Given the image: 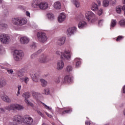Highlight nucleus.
Returning a JSON list of instances; mask_svg holds the SVG:
<instances>
[{"label":"nucleus","instance_id":"1","mask_svg":"<svg viewBox=\"0 0 125 125\" xmlns=\"http://www.w3.org/2000/svg\"><path fill=\"white\" fill-rule=\"evenodd\" d=\"M13 57L15 61L17 62L21 61L23 59V57H24V52L22 50H15Z\"/></svg>","mask_w":125,"mask_h":125},{"label":"nucleus","instance_id":"2","mask_svg":"<svg viewBox=\"0 0 125 125\" xmlns=\"http://www.w3.org/2000/svg\"><path fill=\"white\" fill-rule=\"evenodd\" d=\"M37 38L39 42L42 43H44L47 41L46 34L42 32H39L37 33Z\"/></svg>","mask_w":125,"mask_h":125},{"label":"nucleus","instance_id":"3","mask_svg":"<svg viewBox=\"0 0 125 125\" xmlns=\"http://www.w3.org/2000/svg\"><path fill=\"white\" fill-rule=\"evenodd\" d=\"M5 109L8 110V111H15V110H18L19 111L23 109V106L18 104H12L6 107Z\"/></svg>","mask_w":125,"mask_h":125},{"label":"nucleus","instance_id":"4","mask_svg":"<svg viewBox=\"0 0 125 125\" xmlns=\"http://www.w3.org/2000/svg\"><path fill=\"white\" fill-rule=\"evenodd\" d=\"M85 18L88 21H91L92 23L97 20V18H95V14L90 11L87 12L85 14Z\"/></svg>","mask_w":125,"mask_h":125},{"label":"nucleus","instance_id":"5","mask_svg":"<svg viewBox=\"0 0 125 125\" xmlns=\"http://www.w3.org/2000/svg\"><path fill=\"white\" fill-rule=\"evenodd\" d=\"M0 40L3 43H8L10 42L9 37L6 34H1L0 36Z\"/></svg>","mask_w":125,"mask_h":125},{"label":"nucleus","instance_id":"6","mask_svg":"<svg viewBox=\"0 0 125 125\" xmlns=\"http://www.w3.org/2000/svg\"><path fill=\"white\" fill-rule=\"evenodd\" d=\"M77 32V27H71L67 29L66 35L67 37H71L72 35H74Z\"/></svg>","mask_w":125,"mask_h":125},{"label":"nucleus","instance_id":"7","mask_svg":"<svg viewBox=\"0 0 125 125\" xmlns=\"http://www.w3.org/2000/svg\"><path fill=\"white\" fill-rule=\"evenodd\" d=\"M33 122H34V120L32 118V117H30L29 115H25L23 119V123L24 124H26V125H31L33 124Z\"/></svg>","mask_w":125,"mask_h":125},{"label":"nucleus","instance_id":"8","mask_svg":"<svg viewBox=\"0 0 125 125\" xmlns=\"http://www.w3.org/2000/svg\"><path fill=\"white\" fill-rule=\"evenodd\" d=\"M22 97L25 98L24 101L25 103L27 104V105H28L29 106H33L34 105L33 103H32L31 102H29V100H28V98H30V97H31V96H30V95L23 94Z\"/></svg>","mask_w":125,"mask_h":125},{"label":"nucleus","instance_id":"9","mask_svg":"<svg viewBox=\"0 0 125 125\" xmlns=\"http://www.w3.org/2000/svg\"><path fill=\"white\" fill-rule=\"evenodd\" d=\"M20 41L22 44H27L30 41V39L27 37H22L20 38Z\"/></svg>","mask_w":125,"mask_h":125},{"label":"nucleus","instance_id":"10","mask_svg":"<svg viewBox=\"0 0 125 125\" xmlns=\"http://www.w3.org/2000/svg\"><path fill=\"white\" fill-rule=\"evenodd\" d=\"M73 82V77H71L70 75H66L64 77V80L63 81V83H70Z\"/></svg>","mask_w":125,"mask_h":125},{"label":"nucleus","instance_id":"11","mask_svg":"<svg viewBox=\"0 0 125 125\" xmlns=\"http://www.w3.org/2000/svg\"><path fill=\"white\" fill-rule=\"evenodd\" d=\"M63 55L64 58L66 59V60H69V59H71V54L70 53V51H67L66 50H64Z\"/></svg>","mask_w":125,"mask_h":125},{"label":"nucleus","instance_id":"12","mask_svg":"<svg viewBox=\"0 0 125 125\" xmlns=\"http://www.w3.org/2000/svg\"><path fill=\"white\" fill-rule=\"evenodd\" d=\"M40 9L42 10H44L48 7V4L46 3L41 2L39 3V5L38 6Z\"/></svg>","mask_w":125,"mask_h":125},{"label":"nucleus","instance_id":"13","mask_svg":"<svg viewBox=\"0 0 125 125\" xmlns=\"http://www.w3.org/2000/svg\"><path fill=\"white\" fill-rule=\"evenodd\" d=\"M39 61L40 63H46V62H48L49 60L47 59L46 56L43 55L42 56L41 58L39 60Z\"/></svg>","mask_w":125,"mask_h":125},{"label":"nucleus","instance_id":"14","mask_svg":"<svg viewBox=\"0 0 125 125\" xmlns=\"http://www.w3.org/2000/svg\"><path fill=\"white\" fill-rule=\"evenodd\" d=\"M31 78L34 82L35 83H38L40 81V76L38 75L37 73L32 74Z\"/></svg>","mask_w":125,"mask_h":125},{"label":"nucleus","instance_id":"15","mask_svg":"<svg viewBox=\"0 0 125 125\" xmlns=\"http://www.w3.org/2000/svg\"><path fill=\"white\" fill-rule=\"evenodd\" d=\"M14 123H20L21 122V116L15 115L13 118Z\"/></svg>","mask_w":125,"mask_h":125},{"label":"nucleus","instance_id":"16","mask_svg":"<svg viewBox=\"0 0 125 125\" xmlns=\"http://www.w3.org/2000/svg\"><path fill=\"white\" fill-rule=\"evenodd\" d=\"M86 26V22L84 21H81L78 23V28L79 29H83Z\"/></svg>","mask_w":125,"mask_h":125},{"label":"nucleus","instance_id":"17","mask_svg":"<svg viewBox=\"0 0 125 125\" xmlns=\"http://www.w3.org/2000/svg\"><path fill=\"white\" fill-rule=\"evenodd\" d=\"M63 60H61L58 61L57 63V70H62L63 69Z\"/></svg>","mask_w":125,"mask_h":125},{"label":"nucleus","instance_id":"18","mask_svg":"<svg viewBox=\"0 0 125 125\" xmlns=\"http://www.w3.org/2000/svg\"><path fill=\"white\" fill-rule=\"evenodd\" d=\"M39 5H40V1L38 0H34L32 2L31 6L32 7H34V8L39 7Z\"/></svg>","mask_w":125,"mask_h":125},{"label":"nucleus","instance_id":"19","mask_svg":"<svg viewBox=\"0 0 125 125\" xmlns=\"http://www.w3.org/2000/svg\"><path fill=\"white\" fill-rule=\"evenodd\" d=\"M1 99L5 102H10V100L6 95L2 94L0 96Z\"/></svg>","mask_w":125,"mask_h":125},{"label":"nucleus","instance_id":"20","mask_svg":"<svg viewBox=\"0 0 125 125\" xmlns=\"http://www.w3.org/2000/svg\"><path fill=\"white\" fill-rule=\"evenodd\" d=\"M42 51V49L39 50L35 53H34L32 55H31V58H32V59H35V58H37V57H38V55L39 54V53H41Z\"/></svg>","mask_w":125,"mask_h":125},{"label":"nucleus","instance_id":"21","mask_svg":"<svg viewBox=\"0 0 125 125\" xmlns=\"http://www.w3.org/2000/svg\"><path fill=\"white\" fill-rule=\"evenodd\" d=\"M54 7L55 9H60L61 8V3L59 1L55 2L54 4Z\"/></svg>","mask_w":125,"mask_h":125},{"label":"nucleus","instance_id":"22","mask_svg":"<svg viewBox=\"0 0 125 125\" xmlns=\"http://www.w3.org/2000/svg\"><path fill=\"white\" fill-rule=\"evenodd\" d=\"M47 17L49 20H50V21H53L55 18L54 15L50 13H48L47 14Z\"/></svg>","mask_w":125,"mask_h":125},{"label":"nucleus","instance_id":"23","mask_svg":"<svg viewBox=\"0 0 125 125\" xmlns=\"http://www.w3.org/2000/svg\"><path fill=\"white\" fill-rule=\"evenodd\" d=\"M25 74V71L24 69L20 70L17 73V76L19 78H22Z\"/></svg>","mask_w":125,"mask_h":125},{"label":"nucleus","instance_id":"24","mask_svg":"<svg viewBox=\"0 0 125 125\" xmlns=\"http://www.w3.org/2000/svg\"><path fill=\"white\" fill-rule=\"evenodd\" d=\"M27 23V21L25 20L24 19H22L21 20L19 19V23L18 25L19 26H22L23 25H25Z\"/></svg>","mask_w":125,"mask_h":125},{"label":"nucleus","instance_id":"25","mask_svg":"<svg viewBox=\"0 0 125 125\" xmlns=\"http://www.w3.org/2000/svg\"><path fill=\"white\" fill-rule=\"evenodd\" d=\"M20 81L21 82V83L24 82L25 83H27L29 82V78L28 77H22L20 78Z\"/></svg>","mask_w":125,"mask_h":125},{"label":"nucleus","instance_id":"26","mask_svg":"<svg viewBox=\"0 0 125 125\" xmlns=\"http://www.w3.org/2000/svg\"><path fill=\"white\" fill-rule=\"evenodd\" d=\"M98 9V5L95 2H93L92 4L91 10L95 11Z\"/></svg>","mask_w":125,"mask_h":125},{"label":"nucleus","instance_id":"27","mask_svg":"<svg viewBox=\"0 0 125 125\" xmlns=\"http://www.w3.org/2000/svg\"><path fill=\"white\" fill-rule=\"evenodd\" d=\"M111 1H112V0H104L103 1V6L105 7L108 6Z\"/></svg>","mask_w":125,"mask_h":125},{"label":"nucleus","instance_id":"28","mask_svg":"<svg viewBox=\"0 0 125 125\" xmlns=\"http://www.w3.org/2000/svg\"><path fill=\"white\" fill-rule=\"evenodd\" d=\"M6 84V82H5V80L3 79L0 80V88L3 87V86H4Z\"/></svg>","mask_w":125,"mask_h":125},{"label":"nucleus","instance_id":"29","mask_svg":"<svg viewBox=\"0 0 125 125\" xmlns=\"http://www.w3.org/2000/svg\"><path fill=\"white\" fill-rule=\"evenodd\" d=\"M12 22L13 24H14L15 25H17V26H18L19 19L16 18L12 19Z\"/></svg>","mask_w":125,"mask_h":125},{"label":"nucleus","instance_id":"30","mask_svg":"<svg viewBox=\"0 0 125 125\" xmlns=\"http://www.w3.org/2000/svg\"><path fill=\"white\" fill-rule=\"evenodd\" d=\"M72 2L74 4L76 7H80V2L77 0H73L72 1Z\"/></svg>","mask_w":125,"mask_h":125},{"label":"nucleus","instance_id":"31","mask_svg":"<svg viewBox=\"0 0 125 125\" xmlns=\"http://www.w3.org/2000/svg\"><path fill=\"white\" fill-rule=\"evenodd\" d=\"M41 83H42V86L44 87L46 86V84H47V82L45 81L44 79H42L40 80Z\"/></svg>","mask_w":125,"mask_h":125},{"label":"nucleus","instance_id":"32","mask_svg":"<svg viewBox=\"0 0 125 125\" xmlns=\"http://www.w3.org/2000/svg\"><path fill=\"white\" fill-rule=\"evenodd\" d=\"M62 16H63V13H62L61 15L58 18L59 23H62L63 22V18Z\"/></svg>","mask_w":125,"mask_h":125},{"label":"nucleus","instance_id":"33","mask_svg":"<svg viewBox=\"0 0 125 125\" xmlns=\"http://www.w3.org/2000/svg\"><path fill=\"white\" fill-rule=\"evenodd\" d=\"M117 24V21H116V20H111V28H114V27H115V26H116Z\"/></svg>","mask_w":125,"mask_h":125},{"label":"nucleus","instance_id":"34","mask_svg":"<svg viewBox=\"0 0 125 125\" xmlns=\"http://www.w3.org/2000/svg\"><path fill=\"white\" fill-rule=\"evenodd\" d=\"M66 72H72L73 71V67L71 65H68L65 69Z\"/></svg>","mask_w":125,"mask_h":125},{"label":"nucleus","instance_id":"35","mask_svg":"<svg viewBox=\"0 0 125 125\" xmlns=\"http://www.w3.org/2000/svg\"><path fill=\"white\" fill-rule=\"evenodd\" d=\"M120 24L122 27H125V19H123L119 21Z\"/></svg>","mask_w":125,"mask_h":125},{"label":"nucleus","instance_id":"36","mask_svg":"<svg viewBox=\"0 0 125 125\" xmlns=\"http://www.w3.org/2000/svg\"><path fill=\"white\" fill-rule=\"evenodd\" d=\"M74 61L76 62V61H77L76 62V67H79V66H80V65H81V61H80V60H79L78 58H76L74 60Z\"/></svg>","mask_w":125,"mask_h":125},{"label":"nucleus","instance_id":"37","mask_svg":"<svg viewBox=\"0 0 125 125\" xmlns=\"http://www.w3.org/2000/svg\"><path fill=\"white\" fill-rule=\"evenodd\" d=\"M122 7L121 6L116 7V10L117 13L120 14L122 12Z\"/></svg>","mask_w":125,"mask_h":125},{"label":"nucleus","instance_id":"38","mask_svg":"<svg viewBox=\"0 0 125 125\" xmlns=\"http://www.w3.org/2000/svg\"><path fill=\"white\" fill-rule=\"evenodd\" d=\"M56 53L57 55H58L59 56H60V57H61L62 60V59H63V57H62V56L63 55V54L62 53V52L59 51H57L56 52Z\"/></svg>","mask_w":125,"mask_h":125},{"label":"nucleus","instance_id":"39","mask_svg":"<svg viewBox=\"0 0 125 125\" xmlns=\"http://www.w3.org/2000/svg\"><path fill=\"white\" fill-rule=\"evenodd\" d=\"M57 43L59 45H62V43H63V39L62 38H60L57 41Z\"/></svg>","mask_w":125,"mask_h":125},{"label":"nucleus","instance_id":"40","mask_svg":"<svg viewBox=\"0 0 125 125\" xmlns=\"http://www.w3.org/2000/svg\"><path fill=\"white\" fill-rule=\"evenodd\" d=\"M43 106L45 108V109H47L48 110H49V111H51L52 110V108L51 107H50L49 106H47L46 104H45L44 103H42Z\"/></svg>","mask_w":125,"mask_h":125},{"label":"nucleus","instance_id":"41","mask_svg":"<svg viewBox=\"0 0 125 125\" xmlns=\"http://www.w3.org/2000/svg\"><path fill=\"white\" fill-rule=\"evenodd\" d=\"M6 70L10 75H12V74H13V70L9 68H6Z\"/></svg>","mask_w":125,"mask_h":125},{"label":"nucleus","instance_id":"42","mask_svg":"<svg viewBox=\"0 0 125 125\" xmlns=\"http://www.w3.org/2000/svg\"><path fill=\"white\" fill-rule=\"evenodd\" d=\"M44 91L45 94H50V90L48 88L44 89Z\"/></svg>","mask_w":125,"mask_h":125},{"label":"nucleus","instance_id":"43","mask_svg":"<svg viewBox=\"0 0 125 125\" xmlns=\"http://www.w3.org/2000/svg\"><path fill=\"white\" fill-rule=\"evenodd\" d=\"M76 19L77 21H80V20H83V15L78 16Z\"/></svg>","mask_w":125,"mask_h":125},{"label":"nucleus","instance_id":"44","mask_svg":"<svg viewBox=\"0 0 125 125\" xmlns=\"http://www.w3.org/2000/svg\"><path fill=\"white\" fill-rule=\"evenodd\" d=\"M123 39H124V36H119L116 39V42H120V41H122Z\"/></svg>","mask_w":125,"mask_h":125},{"label":"nucleus","instance_id":"45","mask_svg":"<svg viewBox=\"0 0 125 125\" xmlns=\"http://www.w3.org/2000/svg\"><path fill=\"white\" fill-rule=\"evenodd\" d=\"M31 47L33 49H36V48H37V45L36 44V43L35 42L32 43V44L31 45Z\"/></svg>","mask_w":125,"mask_h":125},{"label":"nucleus","instance_id":"46","mask_svg":"<svg viewBox=\"0 0 125 125\" xmlns=\"http://www.w3.org/2000/svg\"><path fill=\"white\" fill-rule=\"evenodd\" d=\"M104 22V20H99V21H98L99 26H102V25H103Z\"/></svg>","mask_w":125,"mask_h":125},{"label":"nucleus","instance_id":"47","mask_svg":"<svg viewBox=\"0 0 125 125\" xmlns=\"http://www.w3.org/2000/svg\"><path fill=\"white\" fill-rule=\"evenodd\" d=\"M23 94H36V92L34 91H31L30 92H26L24 93Z\"/></svg>","mask_w":125,"mask_h":125},{"label":"nucleus","instance_id":"48","mask_svg":"<svg viewBox=\"0 0 125 125\" xmlns=\"http://www.w3.org/2000/svg\"><path fill=\"white\" fill-rule=\"evenodd\" d=\"M72 112V109H69V110H65L63 111V114H69V113H71Z\"/></svg>","mask_w":125,"mask_h":125},{"label":"nucleus","instance_id":"49","mask_svg":"<svg viewBox=\"0 0 125 125\" xmlns=\"http://www.w3.org/2000/svg\"><path fill=\"white\" fill-rule=\"evenodd\" d=\"M103 13V10H102V9H100L98 13V15L100 16V15H101Z\"/></svg>","mask_w":125,"mask_h":125},{"label":"nucleus","instance_id":"50","mask_svg":"<svg viewBox=\"0 0 125 125\" xmlns=\"http://www.w3.org/2000/svg\"><path fill=\"white\" fill-rule=\"evenodd\" d=\"M1 27H3V28H7V24H5V23H1L0 24Z\"/></svg>","mask_w":125,"mask_h":125},{"label":"nucleus","instance_id":"51","mask_svg":"<svg viewBox=\"0 0 125 125\" xmlns=\"http://www.w3.org/2000/svg\"><path fill=\"white\" fill-rule=\"evenodd\" d=\"M20 90H21V85H18V94H20Z\"/></svg>","mask_w":125,"mask_h":125},{"label":"nucleus","instance_id":"52","mask_svg":"<svg viewBox=\"0 0 125 125\" xmlns=\"http://www.w3.org/2000/svg\"><path fill=\"white\" fill-rule=\"evenodd\" d=\"M5 112V110L1 107H0V113H4Z\"/></svg>","mask_w":125,"mask_h":125},{"label":"nucleus","instance_id":"53","mask_svg":"<svg viewBox=\"0 0 125 125\" xmlns=\"http://www.w3.org/2000/svg\"><path fill=\"white\" fill-rule=\"evenodd\" d=\"M55 82L56 83H60V80L59 79V78L56 79Z\"/></svg>","mask_w":125,"mask_h":125},{"label":"nucleus","instance_id":"54","mask_svg":"<svg viewBox=\"0 0 125 125\" xmlns=\"http://www.w3.org/2000/svg\"><path fill=\"white\" fill-rule=\"evenodd\" d=\"M46 115L47 116V117H49V118H52V115L49 114L47 112H46Z\"/></svg>","mask_w":125,"mask_h":125},{"label":"nucleus","instance_id":"55","mask_svg":"<svg viewBox=\"0 0 125 125\" xmlns=\"http://www.w3.org/2000/svg\"><path fill=\"white\" fill-rule=\"evenodd\" d=\"M37 112L39 114V115L41 116V117H42L43 116V114L42 113H41V111H38Z\"/></svg>","mask_w":125,"mask_h":125},{"label":"nucleus","instance_id":"56","mask_svg":"<svg viewBox=\"0 0 125 125\" xmlns=\"http://www.w3.org/2000/svg\"><path fill=\"white\" fill-rule=\"evenodd\" d=\"M26 15L27 16H29L30 17L31 14H30V12H29V11H26Z\"/></svg>","mask_w":125,"mask_h":125},{"label":"nucleus","instance_id":"57","mask_svg":"<svg viewBox=\"0 0 125 125\" xmlns=\"http://www.w3.org/2000/svg\"><path fill=\"white\" fill-rule=\"evenodd\" d=\"M123 93H125V85L124 86L122 90Z\"/></svg>","mask_w":125,"mask_h":125},{"label":"nucleus","instance_id":"58","mask_svg":"<svg viewBox=\"0 0 125 125\" xmlns=\"http://www.w3.org/2000/svg\"><path fill=\"white\" fill-rule=\"evenodd\" d=\"M122 10H123L124 12H125V5H123L122 7Z\"/></svg>","mask_w":125,"mask_h":125},{"label":"nucleus","instance_id":"59","mask_svg":"<svg viewBox=\"0 0 125 125\" xmlns=\"http://www.w3.org/2000/svg\"><path fill=\"white\" fill-rule=\"evenodd\" d=\"M62 110H63V109L62 108H59L58 109V111H59V112H60V113H63V111H62Z\"/></svg>","mask_w":125,"mask_h":125},{"label":"nucleus","instance_id":"60","mask_svg":"<svg viewBox=\"0 0 125 125\" xmlns=\"http://www.w3.org/2000/svg\"><path fill=\"white\" fill-rule=\"evenodd\" d=\"M10 125H18V124L16 122H13L11 123Z\"/></svg>","mask_w":125,"mask_h":125},{"label":"nucleus","instance_id":"61","mask_svg":"<svg viewBox=\"0 0 125 125\" xmlns=\"http://www.w3.org/2000/svg\"><path fill=\"white\" fill-rule=\"evenodd\" d=\"M37 95H33V97H34V98H35V99H38V96H37Z\"/></svg>","mask_w":125,"mask_h":125},{"label":"nucleus","instance_id":"62","mask_svg":"<svg viewBox=\"0 0 125 125\" xmlns=\"http://www.w3.org/2000/svg\"><path fill=\"white\" fill-rule=\"evenodd\" d=\"M110 3H112V4H113V5L116 4V2H115V1H112L110 2Z\"/></svg>","mask_w":125,"mask_h":125},{"label":"nucleus","instance_id":"63","mask_svg":"<svg viewBox=\"0 0 125 125\" xmlns=\"http://www.w3.org/2000/svg\"><path fill=\"white\" fill-rule=\"evenodd\" d=\"M65 19H66V16L65 15V14H63V21H64V20H65Z\"/></svg>","mask_w":125,"mask_h":125},{"label":"nucleus","instance_id":"64","mask_svg":"<svg viewBox=\"0 0 125 125\" xmlns=\"http://www.w3.org/2000/svg\"><path fill=\"white\" fill-rule=\"evenodd\" d=\"M85 125H90V122H85Z\"/></svg>","mask_w":125,"mask_h":125}]
</instances>
